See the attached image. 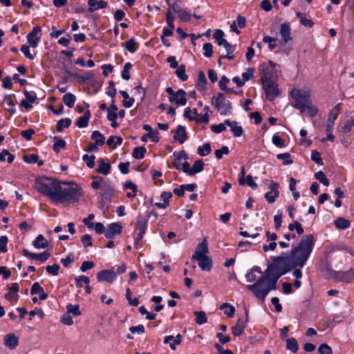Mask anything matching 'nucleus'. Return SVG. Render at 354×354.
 <instances>
[{
	"mask_svg": "<svg viewBox=\"0 0 354 354\" xmlns=\"http://www.w3.org/2000/svg\"><path fill=\"white\" fill-rule=\"evenodd\" d=\"M35 185L38 192L48 196L55 203L78 202L82 195V189L77 184L60 182L54 178L37 180Z\"/></svg>",
	"mask_w": 354,
	"mask_h": 354,
	"instance_id": "nucleus-1",
	"label": "nucleus"
},
{
	"mask_svg": "<svg viewBox=\"0 0 354 354\" xmlns=\"http://www.w3.org/2000/svg\"><path fill=\"white\" fill-rule=\"evenodd\" d=\"M313 234L303 236L299 244L293 248L290 253L286 255L293 268H301L304 266L313 249Z\"/></svg>",
	"mask_w": 354,
	"mask_h": 354,
	"instance_id": "nucleus-2",
	"label": "nucleus"
},
{
	"mask_svg": "<svg viewBox=\"0 0 354 354\" xmlns=\"http://www.w3.org/2000/svg\"><path fill=\"white\" fill-rule=\"evenodd\" d=\"M279 278L280 277L274 275L268 276L266 273H264V275H261L258 281L252 285H248L246 288L257 298L263 301L270 290L277 288V283Z\"/></svg>",
	"mask_w": 354,
	"mask_h": 354,
	"instance_id": "nucleus-3",
	"label": "nucleus"
},
{
	"mask_svg": "<svg viewBox=\"0 0 354 354\" xmlns=\"http://www.w3.org/2000/svg\"><path fill=\"white\" fill-rule=\"evenodd\" d=\"M293 269L287 256H278L272 259V263L268 264L264 273L268 276L274 275L281 277Z\"/></svg>",
	"mask_w": 354,
	"mask_h": 354,
	"instance_id": "nucleus-4",
	"label": "nucleus"
},
{
	"mask_svg": "<svg viewBox=\"0 0 354 354\" xmlns=\"http://www.w3.org/2000/svg\"><path fill=\"white\" fill-rule=\"evenodd\" d=\"M292 97L295 100L292 104L293 107L299 109L301 113H303L306 107L311 104L310 98V93L308 91H304L299 89L294 88L291 91Z\"/></svg>",
	"mask_w": 354,
	"mask_h": 354,
	"instance_id": "nucleus-5",
	"label": "nucleus"
},
{
	"mask_svg": "<svg viewBox=\"0 0 354 354\" xmlns=\"http://www.w3.org/2000/svg\"><path fill=\"white\" fill-rule=\"evenodd\" d=\"M211 102L220 111L221 115H226L232 113V103L225 97L223 93H218L216 96L212 97Z\"/></svg>",
	"mask_w": 354,
	"mask_h": 354,
	"instance_id": "nucleus-6",
	"label": "nucleus"
},
{
	"mask_svg": "<svg viewBox=\"0 0 354 354\" xmlns=\"http://www.w3.org/2000/svg\"><path fill=\"white\" fill-rule=\"evenodd\" d=\"M262 88L269 101L274 100L279 95L280 91L276 80L261 83Z\"/></svg>",
	"mask_w": 354,
	"mask_h": 354,
	"instance_id": "nucleus-7",
	"label": "nucleus"
},
{
	"mask_svg": "<svg viewBox=\"0 0 354 354\" xmlns=\"http://www.w3.org/2000/svg\"><path fill=\"white\" fill-rule=\"evenodd\" d=\"M275 71L272 67H268L266 63L259 66V75L261 83L273 81Z\"/></svg>",
	"mask_w": 354,
	"mask_h": 354,
	"instance_id": "nucleus-8",
	"label": "nucleus"
},
{
	"mask_svg": "<svg viewBox=\"0 0 354 354\" xmlns=\"http://www.w3.org/2000/svg\"><path fill=\"white\" fill-rule=\"evenodd\" d=\"M341 106V104H337L329 112L326 127V131H333L335 121L340 113Z\"/></svg>",
	"mask_w": 354,
	"mask_h": 354,
	"instance_id": "nucleus-9",
	"label": "nucleus"
},
{
	"mask_svg": "<svg viewBox=\"0 0 354 354\" xmlns=\"http://www.w3.org/2000/svg\"><path fill=\"white\" fill-rule=\"evenodd\" d=\"M22 254L29 259L39 261L42 263L45 262L50 256V252L48 251H44L41 253L36 254L29 252L27 249L22 250Z\"/></svg>",
	"mask_w": 354,
	"mask_h": 354,
	"instance_id": "nucleus-10",
	"label": "nucleus"
},
{
	"mask_svg": "<svg viewBox=\"0 0 354 354\" xmlns=\"http://www.w3.org/2000/svg\"><path fill=\"white\" fill-rule=\"evenodd\" d=\"M185 95V91L180 88L175 93V95L169 97V101L175 103L177 106H185L187 103Z\"/></svg>",
	"mask_w": 354,
	"mask_h": 354,
	"instance_id": "nucleus-11",
	"label": "nucleus"
},
{
	"mask_svg": "<svg viewBox=\"0 0 354 354\" xmlns=\"http://www.w3.org/2000/svg\"><path fill=\"white\" fill-rule=\"evenodd\" d=\"M290 24L289 22H285L281 24L279 33L282 37L281 45H285L292 39L290 35Z\"/></svg>",
	"mask_w": 354,
	"mask_h": 354,
	"instance_id": "nucleus-12",
	"label": "nucleus"
},
{
	"mask_svg": "<svg viewBox=\"0 0 354 354\" xmlns=\"http://www.w3.org/2000/svg\"><path fill=\"white\" fill-rule=\"evenodd\" d=\"M41 32V29L39 26L34 27L30 32L27 35V40L30 46L36 48L40 41V37L37 36Z\"/></svg>",
	"mask_w": 354,
	"mask_h": 354,
	"instance_id": "nucleus-13",
	"label": "nucleus"
},
{
	"mask_svg": "<svg viewBox=\"0 0 354 354\" xmlns=\"http://www.w3.org/2000/svg\"><path fill=\"white\" fill-rule=\"evenodd\" d=\"M117 277V273L113 270H103L97 274L99 281L113 282Z\"/></svg>",
	"mask_w": 354,
	"mask_h": 354,
	"instance_id": "nucleus-14",
	"label": "nucleus"
},
{
	"mask_svg": "<svg viewBox=\"0 0 354 354\" xmlns=\"http://www.w3.org/2000/svg\"><path fill=\"white\" fill-rule=\"evenodd\" d=\"M122 227L118 223H112L109 225L106 230L104 232V236L108 239H113L116 234L122 232Z\"/></svg>",
	"mask_w": 354,
	"mask_h": 354,
	"instance_id": "nucleus-15",
	"label": "nucleus"
},
{
	"mask_svg": "<svg viewBox=\"0 0 354 354\" xmlns=\"http://www.w3.org/2000/svg\"><path fill=\"white\" fill-rule=\"evenodd\" d=\"M245 316H246V317H245V320H243L241 318L239 319L236 322V325L232 327V332L234 336L237 337V336L241 335L243 333L244 328H245V324L248 320V310L246 308H245Z\"/></svg>",
	"mask_w": 354,
	"mask_h": 354,
	"instance_id": "nucleus-16",
	"label": "nucleus"
},
{
	"mask_svg": "<svg viewBox=\"0 0 354 354\" xmlns=\"http://www.w3.org/2000/svg\"><path fill=\"white\" fill-rule=\"evenodd\" d=\"M198 261V266L202 270L210 271L212 268V261L208 256H203L192 259Z\"/></svg>",
	"mask_w": 354,
	"mask_h": 354,
	"instance_id": "nucleus-17",
	"label": "nucleus"
},
{
	"mask_svg": "<svg viewBox=\"0 0 354 354\" xmlns=\"http://www.w3.org/2000/svg\"><path fill=\"white\" fill-rule=\"evenodd\" d=\"M262 274L261 270L258 266H254L246 274L245 277L248 282L258 281V279L261 278Z\"/></svg>",
	"mask_w": 354,
	"mask_h": 354,
	"instance_id": "nucleus-18",
	"label": "nucleus"
},
{
	"mask_svg": "<svg viewBox=\"0 0 354 354\" xmlns=\"http://www.w3.org/2000/svg\"><path fill=\"white\" fill-rule=\"evenodd\" d=\"M88 5L89 6L88 8V11L90 13H92L97 10L98 9L106 8L108 6V3L106 1L103 0H88Z\"/></svg>",
	"mask_w": 354,
	"mask_h": 354,
	"instance_id": "nucleus-19",
	"label": "nucleus"
},
{
	"mask_svg": "<svg viewBox=\"0 0 354 354\" xmlns=\"http://www.w3.org/2000/svg\"><path fill=\"white\" fill-rule=\"evenodd\" d=\"M225 124L230 128V131L232 132L234 137H240L243 134V129L242 127L238 126V122L236 121L225 120Z\"/></svg>",
	"mask_w": 354,
	"mask_h": 354,
	"instance_id": "nucleus-20",
	"label": "nucleus"
},
{
	"mask_svg": "<svg viewBox=\"0 0 354 354\" xmlns=\"http://www.w3.org/2000/svg\"><path fill=\"white\" fill-rule=\"evenodd\" d=\"M15 98V94L6 95L3 97V102L8 106V108H5V109L10 112L11 115H13L16 112L15 103L14 102Z\"/></svg>",
	"mask_w": 354,
	"mask_h": 354,
	"instance_id": "nucleus-21",
	"label": "nucleus"
},
{
	"mask_svg": "<svg viewBox=\"0 0 354 354\" xmlns=\"http://www.w3.org/2000/svg\"><path fill=\"white\" fill-rule=\"evenodd\" d=\"M208 252V248L206 239H204L201 243H199L195 250L194 254L192 255V259L196 258L203 256H207L206 254Z\"/></svg>",
	"mask_w": 354,
	"mask_h": 354,
	"instance_id": "nucleus-22",
	"label": "nucleus"
},
{
	"mask_svg": "<svg viewBox=\"0 0 354 354\" xmlns=\"http://www.w3.org/2000/svg\"><path fill=\"white\" fill-rule=\"evenodd\" d=\"M172 132L175 133L174 138L178 140L180 144L185 142L187 139L185 128L181 125H179L178 128L172 131Z\"/></svg>",
	"mask_w": 354,
	"mask_h": 354,
	"instance_id": "nucleus-23",
	"label": "nucleus"
},
{
	"mask_svg": "<svg viewBox=\"0 0 354 354\" xmlns=\"http://www.w3.org/2000/svg\"><path fill=\"white\" fill-rule=\"evenodd\" d=\"M5 345L10 349H15L19 344L18 337L13 333H9L4 337Z\"/></svg>",
	"mask_w": 354,
	"mask_h": 354,
	"instance_id": "nucleus-24",
	"label": "nucleus"
},
{
	"mask_svg": "<svg viewBox=\"0 0 354 354\" xmlns=\"http://www.w3.org/2000/svg\"><path fill=\"white\" fill-rule=\"evenodd\" d=\"M98 162L99 167L96 169V172L104 175L109 174L111 170V164L109 162H106L103 158H100L98 160Z\"/></svg>",
	"mask_w": 354,
	"mask_h": 354,
	"instance_id": "nucleus-25",
	"label": "nucleus"
},
{
	"mask_svg": "<svg viewBox=\"0 0 354 354\" xmlns=\"http://www.w3.org/2000/svg\"><path fill=\"white\" fill-rule=\"evenodd\" d=\"M147 222L148 221L145 217L139 215L137 217L136 223V230H138L140 233L145 234L147 230Z\"/></svg>",
	"mask_w": 354,
	"mask_h": 354,
	"instance_id": "nucleus-26",
	"label": "nucleus"
},
{
	"mask_svg": "<svg viewBox=\"0 0 354 354\" xmlns=\"http://www.w3.org/2000/svg\"><path fill=\"white\" fill-rule=\"evenodd\" d=\"M91 118V113L87 110L82 116L80 117L76 122V125L79 128H84L88 126L89 119Z\"/></svg>",
	"mask_w": 354,
	"mask_h": 354,
	"instance_id": "nucleus-27",
	"label": "nucleus"
},
{
	"mask_svg": "<svg viewBox=\"0 0 354 354\" xmlns=\"http://www.w3.org/2000/svg\"><path fill=\"white\" fill-rule=\"evenodd\" d=\"M33 246L36 249H44L48 246V241L42 234H39L34 240Z\"/></svg>",
	"mask_w": 354,
	"mask_h": 354,
	"instance_id": "nucleus-28",
	"label": "nucleus"
},
{
	"mask_svg": "<svg viewBox=\"0 0 354 354\" xmlns=\"http://www.w3.org/2000/svg\"><path fill=\"white\" fill-rule=\"evenodd\" d=\"M63 102L69 108H73L74 106L76 97L74 94L71 93H67L63 96Z\"/></svg>",
	"mask_w": 354,
	"mask_h": 354,
	"instance_id": "nucleus-29",
	"label": "nucleus"
},
{
	"mask_svg": "<svg viewBox=\"0 0 354 354\" xmlns=\"http://www.w3.org/2000/svg\"><path fill=\"white\" fill-rule=\"evenodd\" d=\"M286 348L294 353L299 350V345L295 338L291 337L286 339Z\"/></svg>",
	"mask_w": 354,
	"mask_h": 354,
	"instance_id": "nucleus-30",
	"label": "nucleus"
},
{
	"mask_svg": "<svg viewBox=\"0 0 354 354\" xmlns=\"http://www.w3.org/2000/svg\"><path fill=\"white\" fill-rule=\"evenodd\" d=\"M296 16L299 19L300 23L305 27L311 28L314 25V22L309 19H306L304 13L297 12Z\"/></svg>",
	"mask_w": 354,
	"mask_h": 354,
	"instance_id": "nucleus-31",
	"label": "nucleus"
},
{
	"mask_svg": "<svg viewBox=\"0 0 354 354\" xmlns=\"http://www.w3.org/2000/svg\"><path fill=\"white\" fill-rule=\"evenodd\" d=\"M91 138L95 140L96 145L102 146L104 144L105 138L99 131H94L92 133Z\"/></svg>",
	"mask_w": 354,
	"mask_h": 354,
	"instance_id": "nucleus-32",
	"label": "nucleus"
},
{
	"mask_svg": "<svg viewBox=\"0 0 354 354\" xmlns=\"http://www.w3.org/2000/svg\"><path fill=\"white\" fill-rule=\"evenodd\" d=\"M204 169V162L203 160H197L194 162L192 171L190 172V176H193L197 173L202 171Z\"/></svg>",
	"mask_w": 354,
	"mask_h": 354,
	"instance_id": "nucleus-33",
	"label": "nucleus"
},
{
	"mask_svg": "<svg viewBox=\"0 0 354 354\" xmlns=\"http://www.w3.org/2000/svg\"><path fill=\"white\" fill-rule=\"evenodd\" d=\"M334 223L337 228L342 230L347 229L350 225L349 221L342 217L337 218Z\"/></svg>",
	"mask_w": 354,
	"mask_h": 354,
	"instance_id": "nucleus-34",
	"label": "nucleus"
},
{
	"mask_svg": "<svg viewBox=\"0 0 354 354\" xmlns=\"http://www.w3.org/2000/svg\"><path fill=\"white\" fill-rule=\"evenodd\" d=\"M125 48L130 53H135L138 48V44L136 42L134 38H131L124 44Z\"/></svg>",
	"mask_w": 354,
	"mask_h": 354,
	"instance_id": "nucleus-35",
	"label": "nucleus"
},
{
	"mask_svg": "<svg viewBox=\"0 0 354 354\" xmlns=\"http://www.w3.org/2000/svg\"><path fill=\"white\" fill-rule=\"evenodd\" d=\"M71 124V120L70 118H64L59 120L56 126V129L58 132H62L64 128H68Z\"/></svg>",
	"mask_w": 354,
	"mask_h": 354,
	"instance_id": "nucleus-36",
	"label": "nucleus"
},
{
	"mask_svg": "<svg viewBox=\"0 0 354 354\" xmlns=\"http://www.w3.org/2000/svg\"><path fill=\"white\" fill-rule=\"evenodd\" d=\"M54 140H55L56 141L55 142L53 146V149L56 153H59L61 149H64L66 147V141L58 137H54Z\"/></svg>",
	"mask_w": 354,
	"mask_h": 354,
	"instance_id": "nucleus-37",
	"label": "nucleus"
},
{
	"mask_svg": "<svg viewBox=\"0 0 354 354\" xmlns=\"http://www.w3.org/2000/svg\"><path fill=\"white\" fill-rule=\"evenodd\" d=\"M194 114L196 115L194 120L199 123L207 124L209 121V113H205L204 114H197V110L194 109Z\"/></svg>",
	"mask_w": 354,
	"mask_h": 354,
	"instance_id": "nucleus-38",
	"label": "nucleus"
},
{
	"mask_svg": "<svg viewBox=\"0 0 354 354\" xmlns=\"http://www.w3.org/2000/svg\"><path fill=\"white\" fill-rule=\"evenodd\" d=\"M158 132L157 131H155L153 132H149L147 133L144 134L141 137V140L142 142H147V138L148 139L151 138V140L153 142L157 143L159 141V137L158 136Z\"/></svg>",
	"mask_w": 354,
	"mask_h": 354,
	"instance_id": "nucleus-39",
	"label": "nucleus"
},
{
	"mask_svg": "<svg viewBox=\"0 0 354 354\" xmlns=\"http://www.w3.org/2000/svg\"><path fill=\"white\" fill-rule=\"evenodd\" d=\"M146 151L147 150L145 147H138L133 149L132 156L136 159H142L145 157Z\"/></svg>",
	"mask_w": 354,
	"mask_h": 354,
	"instance_id": "nucleus-40",
	"label": "nucleus"
},
{
	"mask_svg": "<svg viewBox=\"0 0 354 354\" xmlns=\"http://www.w3.org/2000/svg\"><path fill=\"white\" fill-rule=\"evenodd\" d=\"M177 70L175 73L176 76L183 82L186 81L188 79V76L185 73V66L181 64L180 66L177 67Z\"/></svg>",
	"mask_w": 354,
	"mask_h": 354,
	"instance_id": "nucleus-41",
	"label": "nucleus"
},
{
	"mask_svg": "<svg viewBox=\"0 0 354 354\" xmlns=\"http://www.w3.org/2000/svg\"><path fill=\"white\" fill-rule=\"evenodd\" d=\"M132 68V64L130 62H127L122 71H121V77L122 79L125 80H129L130 79V70Z\"/></svg>",
	"mask_w": 354,
	"mask_h": 354,
	"instance_id": "nucleus-42",
	"label": "nucleus"
},
{
	"mask_svg": "<svg viewBox=\"0 0 354 354\" xmlns=\"http://www.w3.org/2000/svg\"><path fill=\"white\" fill-rule=\"evenodd\" d=\"M211 145L209 143H205L202 146H199L198 148V153L201 156H205L211 152Z\"/></svg>",
	"mask_w": 354,
	"mask_h": 354,
	"instance_id": "nucleus-43",
	"label": "nucleus"
},
{
	"mask_svg": "<svg viewBox=\"0 0 354 354\" xmlns=\"http://www.w3.org/2000/svg\"><path fill=\"white\" fill-rule=\"evenodd\" d=\"M194 315H196V322L199 324L202 325L207 322V317L206 314L204 311H195Z\"/></svg>",
	"mask_w": 354,
	"mask_h": 354,
	"instance_id": "nucleus-44",
	"label": "nucleus"
},
{
	"mask_svg": "<svg viewBox=\"0 0 354 354\" xmlns=\"http://www.w3.org/2000/svg\"><path fill=\"white\" fill-rule=\"evenodd\" d=\"M163 342L164 344L169 343L170 348L172 350H175L176 348V346L180 344L178 340L174 339V337L173 335L166 336L164 339Z\"/></svg>",
	"mask_w": 354,
	"mask_h": 354,
	"instance_id": "nucleus-45",
	"label": "nucleus"
},
{
	"mask_svg": "<svg viewBox=\"0 0 354 354\" xmlns=\"http://www.w3.org/2000/svg\"><path fill=\"white\" fill-rule=\"evenodd\" d=\"M206 84H207V79L205 77V73L203 71H200L198 72V84H197L198 89H199V88H202V89L204 88Z\"/></svg>",
	"mask_w": 354,
	"mask_h": 354,
	"instance_id": "nucleus-46",
	"label": "nucleus"
},
{
	"mask_svg": "<svg viewBox=\"0 0 354 354\" xmlns=\"http://www.w3.org/2000/svg\"><path fill=\"white\" fill-rule=\"evenodd\" d=\"M82 159L86 162V166L88 168H93L95 166V156L94 155L89 156L88 154H84L82 156Z\"/></svg>",
	"mask_w": 354,
	"mask_h": 354,
	"instance_id": "nucleus-47",
	"label": "nucleus"
},
{
	"mask_svg": "<svg viewBox=\"0 0 354 354\" xmlns=\"http://www.w3.org/2000/svg\"><path fill=\"white\" fill-rule=\"evenodd\" d=\"M277 41L276 37H272L270 36H265L263 38V42L266 44H268V48L270 50L274 49L277 46L276 44L273 43Z\"/></svg>",
	"mask_w": 354,
	"mask_h": 354,
	"instance_id": "nucleus-48",
	"label": "nucleus"
},
{
	"mask_svg": "<svg viewBox=\"0 0 354 354\" xmlns=\"http://www.w3.org/2000/svg\"><path fill=\"white\" fill-rule=\"evenodd\" d=\"M228 82H229V79L225 76H223L218 82V86L222 91H225L230 92V93H233L234 92L233 90L227 88V87L226 86V84Z\"/></svg>",
	"mask_w": 354,
	"mask_h": 354,
	"instance_id": "nucleus-49",
	"label": "nucleus"
},
{
	"mask_svg": "<svg viewBox=\"0 0 354 354\" xmlns=\"http://www.w3.org/2000/svg\"><path fill=\"white\" fill-rule=\"evenodd\" d=\"M290 154L289 153H279L277 156V159L283 160V164L284 165H289L293 162V161L291 159H290Z\"/></svg>",
	"mask_w": 354,
	"mask_h": 354,
	"instance_id": "nucleus-50",
	"label": "nucleus"
},
{
	"mask_svg": "<svg viewBox=\"0 0 354 354\" xmlns=\"http://www.w3.org/2000/svg\"><path fill=\"white\" fill-rule=\"evenodd\" d=\"M354 277V270H349L346 272H343L341 274L340 279L343 281L350 282L353 280Z\"/></svg>",
	"mask_w": 354,
	"mask_h": 354,
	"instance_id": "nucleus-51",
	"label": "nucleus"
},
{
	"mask_svg": "<svg viewBox=\"0 0 354 354\" xmlns=\"http://www.w3.org/2000/svg\"><path fill=\"white\" fill-rule=\"evenodd\" d=\"M174 19L175 17L171 15V8H169L166 12V21L169 26V28H171V29H174Z\"/></svg>",
	"mask_w": 354,
	"mask_h": 354,
	"instance_id": "nucleus-52",
	"label": "nucleus"
},
{
	"mask_svg": "<svg viewBox=\"0 0 354 354\" xmlns=\"http://www.w3.org/2000/svg\"><path fill=\"white\" fill-rule=\"evenodd\" d=\"M24 94L26 97V100L30 104L35 102L37 99V95L34 91L29 92L26 90H24Z\"/></svg>",
	"mask_w": 354,
	"mask_h": 354,
	"instance_id": "nucleus-53",
	"label": "nucleus"
},
{
	"mask_svg": "<svg viewBox=\"0 0 354 354\" xmlns=\"http://www.w3.org/2000/svg\"><path fill=\"white\" fill-rule=\"evenodd\" d=\"M311 160L315 162L318 165H322L324 164L320 153L316 150L312 151Z\"/></svg>",
	"mask_w": 354,
	"mask_h": 354,
	"instance_id": "nucleus-54",
	"label": "nucleus"
},
{
	"mask_svg": "<svg viewBox=\"0 0 354 354\" xmlns=\"http://www.w3.org/2000/svg\"><path fill=\"white\" fill-rule=\"evenodd\" d=\"M59 268L60 267L58 264L55 263L52 266H47L46 267V270L49 274L57 276L58 274Z\"/></svg>",
	"mask_w": 354,
	"mask_h": 354,
	"instance_id": "nucleus-55",
	"label": "nucleus"
},
{
	"mask_svg": "<svg viewBox=\"0 0 354 354\" xmlns=\"http://www.w3.org/2000/svg\"><path fill=\"white\" fill-rule=\"evenodd\" d=\"M66 309L68 313H72L75 316H78L81 314L78 305H72L71 304H68L66 306Z\"/></svg>",
	"mask_w": 354,
	"mask_h": 354,
	"instance_id": "nucleus-56",
	"label": "nucleus"
},
{
	"mask_svg": "<svg viewBox=\"0 0 354 354\" xmlns=\"http://www.w3.org/2000/svg\"><path fill=\"white\" fill-rule=\"evenodd\" d=\"M76 286L77 288L82 287V283L88 285L90 283V279L84 275H81L75 278Z\"/></svg>",
	"mask_w": 354,
	"mask_h": 354,
	"instance_id": "nucleus-57",
	"label": "nucleus"
},
{
	"mask_svg": "<svg viewBox=\"0 0 354 354\" xmlns=\"http://www.w3.org/2000/svg\"><path fill=\"white\" fill-rule=\"evenodd\" d=\"M131 290L129 288L126 289V298L129 301V304L133 306H137L139 304V300L137 298H131Z\"/></svg>",
	"mask_w": 354,
	"mask_h": 354,
	"instance_id": "nucleus-58",
	"label": "nucleus"
},
{
	"mask_svg": "<svg viewBox=\"0 0 354 354\" xmlns=\"http://www.w3.org/2000/svg\"><path fill=\"white\" fill-rule=\"evenodd\" d=\"M318 352L320 354H332L333 351L330 346L327 344H322L318 348Z\"/></svg>",
	"mask_w": 354,
	"mask_h": 354,
	"instance_id": "nucleus-59",
	"label": "nucleus"
},
{
	"mask_svg": "<svg viewBox=\"0 0 354 354\" xmlns=\"http://www.w3.org/2000/svg\"><path fill=\"white\" fill-rule=\"evenodd\" d=\"M229 153V148L227 146H223L221 149L215 151L214 154L217 159L220 160L222 158L223 154Z\"/></svg>",
	"mask_w": 354,
	"mask_h": 354,
	"instance_id": "nucleus-60",
	"label": "nucleus"
},
{
	"mask_svg": "<svg viewBox=\"0 0 354 354\" xmlns=\"http://www.w3.org/2000/svg\"><path fill=\"white\" fill-rule=\"evenodd\" d=\"M92 179H95V180L91 183V187L94 189H97L100 188L101 183L103 182V177L93 176L91 177Z\"/></svg>",
	"mask_w": 354,
	"mask_h": 354,
	"instance_id": "nucleus-61",
	"label": "nucleus"
},
{
	"mask_svg": "<svg viewBox=\"0 0 354 354\" xmlns=\"http://www.w3.org/2000/svg\"><path fill=\"white\" fill-rule=\"evenodd\" d=\"M225 126L226 124H225V121L223 122V123H220L219 124H217V125H212L210 127V129L212 130V131H213L214 133H221L222 131H224L225 130Z\"/></svg>",
	"mask_w": 354,
	"mask_h": 354,
	"instance_id": "nucleus-62",
	"label": "nucleus"
},
{
	"mask_svg": "<svg viewBox=\"0 0 354 354\" xmlns=\"http://www.w3.org/2000/svg\"><path fill=\"white\" fill-rule=\"evenodd\" d=\"M272 142L277 147H283L285 146V140L278 135L274 134L272 136Z\"/></svg>",
	"mask_w": 354,
	"mask_h": 354,
	"instance_id": "nucleus-63",
	"label": "nucleus"
},
{
	"mask_svg": "<svg viewBox=\"0 0 354 354\" xmlns=\"http://www.w3.org/2000/svg\"><path fill=\"white\" fill-rule=\"evenodd\" d=\"M354 126V118H350L346 120L344 126L342 127V131L344 133H348L352 127Z\"/></svg>",
	"mask_w": 354,
	"mask_h": 354,
	"instance_id": "nucleus-64",
	"label": "nucleus"
}]
</instances>
